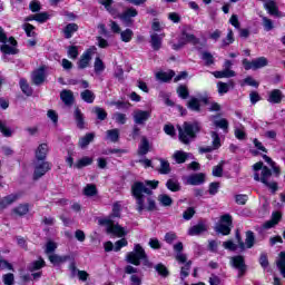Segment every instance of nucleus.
Here are the masks:
<instances>
[{"mask_svg":"<svg viewBox=\"0 0 285 285\" xmlns=\"http://www.w3.org/2000/svg\"><path fill=\"white\" fill-rule=\"evenodd\" d=\"M134 32L131 29H126L124 31H120V39L124 41V43H130L132 41Z\"/></svg>","mask_w":285,"mask_h":285,"instance_id":"obj_37","label":"nucleus"},{"mask_svg":"<svg viewBox=\"0 0 285 285\" xmlns=\"http://www.w3.org/2000/svg\"><path fill=\"white\" fill-rule=\"evenodd\" d=\"M0 132L3 137H12V129L6 126V124L0 122Z\"/></svg>","mask_w":285,"mask_h":285,"instance_id":"obj_63","label":"nucleus"},{"mask_svg":"<svg viewBox=\"0 0 285 285\" xmlns=\"http://www.w3.org/2000/svg\"><path fill=\"white\" fill-rule=\"evenodd\" d=\"M126 261L128 264H132L134 266H139L142 262L144 266L151 267L150 261H148V256L146 255V250L141 245L136 244L132 252H129L126 256Z\"/></svg>","mask_w":285,"mask_h":285,"instance_id":"obj_4","label":"nucleus"},{"mask_svg":"<svg viewBox=\"0 0 285 285\" xmlns=\"http://www.w3.org/2000/svg\"><path fill=\"white\" fill-rule=\"evenodd\" d=\"M92 161H94L92 158L85 156L76 161L75 168H78V169L86 168V166H91Z\"/></svg>","mask_w":285,"mask_h":285,"instance_id":"obj_31","label":"nucleus"},{"mask_svg":"<svg viewBox=\"0 0 285 285\" xmlns=\"http://www.w3.org/2000/svg\"><path fill=\"white\" fill-rule=\"evenodd\" d=\"M97 186L95 184H88L83 189H82V195L85 197H95L97 196Z\"/></svg>","mask_w":285,"mask_h":285,"instance_id":"obj_30","label":"nucleus"},{"mask_svg":"<svg viewBox=\"0 0 285 285\" xmlns=\"http://www.w3.org/2000/svg\"><path fill=\"white\" fill-rule=\"evenodd\" d=\"M177 95L178 97H180L181 99H188V87L186 86H179L177 88Z\"/></svg>","mask_w":285,"mask_h":285,"instance_id":"obj_58","label":"nucleus"},{"mask_svg":"<svg viewBox=\"0 0 285 285\" xmlns=\"http://www.w3.org/2000/svg\"><path fill=\"white\" fill-rule=\"evenodd\" d=\"M245 246L246 248H253L255 246V235L253 232L246 233Z\"/></svg>","mask_w":285,"mask_h":285,"instance_id":"obj_50","label":"nucleus"},{"mask_svg":"<svg viewBox=\"0 0 285 285\" xmlns=\"http://www.w3.org/2000/svg\"><path fill=\"white\" fill-rule=\"evenodd\" d=\"M94 70L97 75H101V72L106 70V65H104V60L101 58H96L94 62Z\"/></svg>","mask_w":285,"mask_h":285,"instance_id":"obj_36","label":"nucleus"},{"mask_svg":"<svg viewBox=\"0 0 285 285\" xmlns=\"http://www.w3.org/2000/svg\"><path fill=\"white\" fill-rule=\"evenodd\" d=\"M92 139H95L94 134H87L85 137L80 138L79 140L80 148H86V146H88L90 141H92Z\"/></svg>","mask_w":285,"mask_h":285,"instance_id":"obj_47","label":"nucleus"},{"mask_svg":"<svg viewBox=\"0 0 285 285\" xmlns=\"http://www.w3.org/2000/svg\"><path fill=\"white\" fill-rule=\"evenodd\" d=\"M284 99V94H282V90L279 89H273L269 92L267 101L269 104H282V100Z\"/></svg>","mask_w":285,"mask_h":285,"instance_id":"obj_19","label":"nucleus"},{"mask_svg":"<svg viewBox=\"0 0 285 285\" xmlns=\"http://www.w3.org/2000/svg\"><path fill=\"white\" fill-rule=\"evenodd\" d=\"M121 217V203L116 202L112 205L111 214L99 220V224L101 226H106V230L109 235H115L116 237H126L128 235V232L124 227H121L119 224H115V218Z\"/></svg>","mask_w":285,"mask_h":285,"instance_id":"obj_2","label":"nucleus"},{"mask_svg":"<svg viewBox=\"0 0 285 285\" xmlns=\"http://www.w3.org/2000/svg\"><path fill=\"white\" fill-rule=\"evenodd\" d=\"M202 59H203V61H205L206 66H213V63H215V59L208 51H204L202 53Z\"/></svg>","mask_w":285,"mask_h":285,"instance_id":"obj_53","label":"nucleus"},{"mask_svg":"<svg viewBox=\"0 0 285 285\" xmlns=\"http://www.w3.org/2000/svg\"><path fill=\"white\" fill-rule=\"evenodd\" d=\"M254 168V179L255 181H262L272 193H277V183L275 181H268L271 179L273 173H271V169L268 167L264 166V163L258 161L253 165Z\"/></svg>","mask_w":285,"mask_h":285,"instance_id":"obj_3","label":"nucleus"},{"mask_svg":"<svg viewBox=\"0 0 285 285\" xmlns=\"http://www.w3.org/2000/svg\"><path fill=\"white\" fill-rule=\"evenodd\" d=\"M46 66H41L32 72L31 79L36 86H41L46 81Z\"/></svg>","mask_w":285,"mask_h":285,"instance_id":"obj_15","label":"nucleus"},{"mask_svg":"<svg viewBox=\"0 0 285 285\" xmlns=\"http://www.w3.org/2000/svg\"><path fill=\"white\" fill-rule=\"evenodd\" d=\"M218 95H226L230 90V85L219 81L217 83Z\"/></svg>","mask_w":285,"mask_h":285,"instance_id":"obj_54","label":"nucleus"},{"mask_svg":"<svg viewBox=\"0 0 285 285\" xmlns=\"http://www.w3.org/2000/svg\"><path fill=\"white\" fill-rule=\"evenodd\" d=\"M150 150V142L148 141V138L142 137L140 145L138 147V155H148Z\"/></svg>","mask_w":285,"mask_h":285,"instance_id":"obj_26","label":"nucleus"},{"mask_svg":"<svg viewBox=\"0 0 285 285\" xmlns=\"http://www.w3.org/2000/svg\"><path fill=\"white\" fill-rule=\"evenodd\" d=\"M175 77V71H159L156 73V79H158V81H170V79H173Z\"/></svg>","mask_w":285,"mask_h":285,"instance_id":"obj_32","label":"nucleus"},{"mask_svg":"<svg viewBox=\"0 0 285 285\" xmlns=\"http://www.w3.org/2000/svg\"><path fill=\"white\" fill-rule=\"evenodd\" d=\"M80 97L82 101H86V104H94L95 102V92L86 89L80 94Z\"/></svg>","mask_w":285,"mask_h":285,"instance_id":"obj_33","label":"nucleus"},{"mask_svg":"<svg viewBox=\"0 0 285 285\" xmlns=\"http://www.w3.org/2000/svg\"><path fill=\"white\" fill-rule=\"evenodd\" d=\"M166 187L171 193H179V190H181V185H179V180L175 178L168 179L166 183Z\"/></svg>","mask_w":285,"mask_h":285,"instance_id":"obj_28","label":"nucleus"},{"mask_svg":"<svg viewBox=\"0 0 285 285\" xmlns=\"http://www.w3.org/2000/svg\"><path fill=\"white\" fill-rule=\"evenodd\" d=\"M235 42V37L233 33V29H228V33L225 39L222 41V48H226V46H230V43Z\"/></svg>","mask_w":285,"mask_h":285,"instance_id":"obj_42","label":"nucleus"},{"mask_svg":"<svg viewBox=\"0 0 285 285\" xmlns=\"http://www.w3.org/2000/svg\"><path fill=\"white\" fill-rule=\"evenodd\" d=\"M243 66L245 70H259V68H266V66H268V59L266 57H259L252 61L244 59Z\"/></svg>","mask_w":285,"mask_h":285,"instance_id":"obj_8","label":"nucleus"},{"mask_svg":"<svg viewBox=\"0 0 285 285\" xmlns=\"http://www.w3.org/2000/svg\"><path fill=\"white\" fill-rule=\"evenodd\" d=\"M48 153H50V147L48 146V144H40L36 149V159L38 161H43L46 157H48Z\"/></svg>","mask_w":285,"mask_h":285,"instance_id":"obj_16","label":"nucleus"},{"mask_svg":"<svg viewBox=\"0 0 285 285\" xmlns=\"http://www.w3.org/2000/svg\"><path fill=\"white\" fill-rule=\"evenodd\" d=\"M282 219V214L276 212L272 215V219L267 220L264 225L263 228L268 229L273 228L274 226H277L279 224V220Z\"/></svg>","mask_w":285,"mask_h":285,"instance_id":"obj_24","label":"nucleus"},{"mask_svg":"<svg viewBox=\"0 0 285 285\" xmlns=\"http://www.w3.org/2000/svg\"><path fill=\"white\" fill-rule=\"evenodd\" d=\"M262 21H263L264 30H266V32H271V30L275 28V24H273V21L268 17H263Z\"/></svg>","mask_w":285,"mask_h":285,"instance_id":"obj_52","label":"nucleus"},{"mask_svg":"<svg viewBox=\"0 0 285 285\" xmlns=\"http://www.w3.org/2000/svg\"><path fill=\"white\" fill-rule=\"evenodd\" d=\"M17 199H19V195L17 194H11L0 198V210H6V208H8V206H12Z\"/></svg>","mask_w":285,"mask_h":285,"instance_id":"obj_17","label":"nucleus"},{"mask_svg":"<svg viewBox=\"0 0 285 285\" xmlns=\"http://www.w3.org/2000/svg\"><path fill=\"white\" fill-rule=\"evenodd\" d=\"M107 139L114 144H117V141H119V129L107 130Z\"/></svg>","mask_w":285,"mask_h":285,"instance_id":"obj_40","label":"nucleus"},{"mask_svg":"<svg viewBox=\"0 0 285 285\" xmlns=\"http://www.w3.org/2000/svg\"><path fill=\"white\" fill-rule=\"evenodd\" d=\"M109 28L114 35H120L121 32V27L115 20L109 21Z\"/></svg>","mask_w":285,"mask_h":285,"instance_id":"obj_59","label":"nucleus"},{"mask_svg":"<svg viewBox=\"0 0 285 285\" xmlns=\"http://www.w3.org/2000/svg\"><path fill=\"white\" fill-rule=\"evenodd\" d=\"M23 30L27 35V37H35V26L30 23L23 24Z\"/></svg>","mask_w":285,"mask_h":285,"instance_id":"obj_64","label":"nucleus"},{"mask_svg":"<svg viewBox=\"0 0 285 285\" xmlns=\"http://www.w3.org/2000/svg\"><path fill=\"white\" fill-rule=\"evenodd\" d=\"M224 174V161H220L218 165L214 166L213 175L214 177H222Z\"/></svg>","mask_w":285,"mask_h":285,"instance_id":"obj_56","label":"nucleus"},{"mask_svg":"<svg viewBox=\"0 0 285 285\" xmlns=\"http://www.w3.org/2000/svg\"><path fill=\"white\" fill-rule=\"evenodd\" d=\"M188 157H190V154L181 150H177L173 155V159H175L176 164H185Z\"/></svg>","mask_w":285,"mask_h":285,"instance_id":"obj_25","label":"nucleus"},{"mask_svg":"<svg viewBox=\"0 0 285 285\" xmlns=\"http://www.w3.org/2000/svg\"><path fill=\"white\" fill-rule=\"evenodd\" d=\"M198 42L197 38L193 33L183 32L178 39V43L173 45L174 50H181L183 47L186 46V43H194L196 45Z\"/></svg>","mask_w":285,"mask_h":285,"instance_id":"obj_11","label":"nucleus"},{"mask_svg":"<svg viewBox=\"0 0 285 285\" xmlns=\"http://www.w3.org/2000/svg\"><path fill=\"white\" fill-rule=\"evenodd\" d=\"M94 112L97 115L98 119H100V121H104V119H106L108 117V114L106 112V110H104L100 107H96L94 109Z\"/></svg>","mask_w":285,"mask_h":285,"instance_id":"obj_61","label":"nucleus"},{"mask_svg":"<svg viewBox=\"0 0 285 285\" xmlns=\"http://www.w3.org/2000/svg\"><path fill=\"white\" fill-rule=\"evenodd\" d=\"M30 210V208L28 207V204H23V205H19L18 207L12 209V213H14V215H19L20 217L23 215H28V212Z\"/></svg>","mask_w":285,"mask_h":285,"instance_id":"obj_41","label":"nucleus"},{"mask_svg":"<svg viewBox=\"0 0 285 285\" xmlns=\"http://www.w3.org/2000/svg\"><path fill=\"white\" fill-rule=\"evenodd\" d=\"M206 230H208V225H206V223L204 222H200L197 225L189 228L188 235H202V233H206Z\"/></svg>","mask_w":285,"mask_h":285,"instance_id":"obj_20","label":"nucleus"},{"mask_svg":"<svg viewBox=\"0 0 285 285\" xmlns=\"http://www.w3.org/2000/svg\"><path fill=\"white\" fill-rule=\"evenodd\" d=\"M213 75L216 79H230V77H235L236 73L233 70L223 69L222 71H214Z\"/></svg>","mask_w":285,"mask_h":285,"instance_id":"obj_27","label":"nucleus"},{"mask_svg":"<svg viewBox=\"0 0 285 285\" xmlns=\"http://www.w3.org/2000/svg\"><path fill=\"white\" fill-rule=\"evenodd\" d=\"M137 9L128 8L121 13V21L124 23H130V19H132V17H137Z\"/></svg>","mask_w":285,"mask_h":285,"instance_id":"obj_23","label":"nucleus"},{"mask_svg":"<svg viewBox=\"0 0 285 285\" xmlns=\"http://www.w3.org/2000/svg\"><path fill=\"white\" fill-rule=\"evenodd\" d=\"M206 181V175L204 174H194L187 177V184L189 186H202Z\"/></svg>","mask_w":285,"mask_h":285,"instance_id":"obj_18","label":"nucleus"},{"mask_svg":"<svg viewBox=\"0 0 285 285\" xmlns=\"http://www.w3.org/2000/svg\"><path fill=\"white\" fill-rule=\"evenodd\" d=\"M97 52V47H90L87 49L80 57L78 61V68L83 70L90 66V61H92V55Z\"/></svg>","mask_w":285,"mask_h":285,"instance_id":"obj_10","label":"nucleus"},{"mask_svg":"<svg viewBox=\"0 0 285 285\" xmlns=\"http://www.w3.org/2000/svg\"><path fill=\"white\" fill-rule=\"evenodd\" d=\"M43 266H46V262L40 258L29 265V271H39L40 268H43Z\"/></svg>","mask_w":285,"mask_h":285,"instance_id":"obj_51","label":"nucleus"},{"mask_svg":"<svg viewBox=\"0 0 285 285\" xmlns=\"http://www.w3.org/2000/svg\"><path fill=\"white\" fill-rule=\"evenodd\" d=\"M230 266L238 271V277H242L246 273V263L244 262L243 256H233L230 257Z\"/></svg>","mask_w":285,"mask_h":285,"instance_id":"obj_13","label":"nucleus"},{"mask_svg":"<svg viewBox=\"0 0 285 285\" xmlns=\"http://www.w3.org/2000/svg\"><path fill=\"white\" fill-rule=\"evenodd\" d=\"M112 119H114V121H116V124H120V126H124V124H126V121H128L126 114H121V112L114 114Z\"/></svg>","mask_w":285,"mask_h":285,"instance_id":"obj_49","label":"nucleus"},{"mask_svg":"<svg viewBox=\"0 0 285 285\" xmlns=\"http://www.w3.org/2000/svg\"><path fill=\"white\" fill-rule=\"evenodd\" d=\"M132 117L135 124H137L138 126H144V124H146V121L150 119V111L137 109L134 111Z\"/></svg>","mask_w":285,"mask_h":285,"instance_id":"obj_14","label":"nucleus"},{"mask_svg":"<svg viewBox=\"0 0 285 285\" xmlns=\"http://www.w3.org/2000/svg\"><path fill=\"white\" fill-rule=\"evenodd\" d=\"M77 30H79V26H77V23L67 24L65 28L66 39H70L72 37V35H75V32H77Z\"/></svg>","mask_w":285,"mask_h":285,"instance_id":"obj_35","label":"nucleus"},{"mask_svg":"<svg viewBox=\"0 0 285 285\" xmlns=\"http://www.w3.org/2000/svg\"><path fill=\"white\" fill-rule=\"evenodd\" d=\"M159 186V180H145V181H135L131 185V195L136 199V210L138 213H144V210H155L157 205L155 204V199L148 197V205L144 204V198L146 195H153V190H155Z\"/></svg>","mask_w":285,"mask_h":285,"instance_id":"obj_1","label":"nucleus"},{"mask_svg":"<svg viewBox=\"0 0 285 285\" xmlns=\"http://www.w3.org/2000/svg\"><path fill=\"white\" fill-rule=\"evenodd\" d=\"M60 98L63 101L65 106H72L75 101V95L72 94L71 90H67V89L60 92Z\"/></svg>","mask_w":285,"mask_h":285,"instance_id":"obj_22","label":"nucleus"},{"mask_svg":"<svg viewBox=\"0 0 285 285\" xmlns=\"http://www.w3.org/2000/svg\"><path fill=\"white\" fill-rule=\"evenodd\" d=\"M202 101L206 106H209L208 110H210L212 112H219V110H222V106H219V104L217 102H210V98L208 97L202 98Z\"/></svg>","mask_w":285,"mask_h":285,"instance_id":"obj_29","label":"nucleus"},{"mask_svg":"<svg viewBox=\"0 0 285 285\" xmlns=\"http://www.w3.org/2000/svg\"><path fill=\"white\" fill-rule=\"evenodd\" d=\"M263 6L265 10L271 14V17H284V13L279 11V7L277 6V1L275 0H263Z\"/></svg>","mask_w":285,"mask_h":285,"instance_id":"obj_12","label":"nucleus"},{"mask_svg":"<svg viewBox=\"0 0 285 285\" xmlns=\"http://www.w3.org/2000/svg\"><path fill=\"white\" fill-rule=\"evenodd\" d=\"M278 271H281V275L285 277V252H281L279 259L277 261Z\"/></svg>","mask_w":285,"mask_h":285,"instance_id":"obj_43","label":"nucleus"},{"mask_svg":"<svg viewBox=\"0 0 285 285\" xmlns=\"http://www.w3.org/2000/svg\"><path fill=\"white\" fill-rule=\"evenodd\" d=\"M236 204L244 206L248 202V195L238 194L235 196Z\"/></svg>","mask_w":285,"mask_h":285,"instance_id":"obj_62","label":"nucleus"},{"mask_svg":"<svg viewBox=\"0 0 285 285\" xmlns=\"http://www.w3.org/2000/svg\"><path fill=\"white\" fill-rule=\"evenodd\" d=\"M75 119L78 128H83V114H81V110L79 109L75 110Z\"/></svg>","mask_w":285,"mask_h":285,"instance_id":"obj_55","label":"nucleus"},{"mask_svg":"<svg viewBox=\"0 0 285 285\" xmlns=\"http://www.w3.org/2000/svg\"><path fill=\"white\" fill-rule=\"evenodd\" d=\"M49 261L51 264H53L55 266L59 265V264H63V262H66V257L63 256H59L57 254H50L49 255Z\"/></svg>","mask_w":285,"mask_h":285,"instance_id":"obj_48","label":"nucleus"},{"mask_svg":"<svg viewBox=\"0 0 285 285\" xmlns=\"http://www.w3.org/2000/svg\"><path fill=\"white\" fill-rule=\"evenodd\" d=\"M159 161H160V167L158 169V173H160V175H169L170 163H168V160H165V159H159Z\"/></svg>","mask_w":285,"mask_h":285,"instance_id":"obj_39","label":"nucleus"},{"mask_svg":"<svg viewBox=\"0 0 285 285\" xmlns=\"http://www.w3.org/2000/svg\"><path fill=\"white\" fill-rule=\"evenodd\" d=\"M158 202L160 206H173V198L168 196L167 194H160L158 196Z\"/></svg>","mask_w":285,"mask_h":285,"instance_id":"obj_38","label":"nucleus"},{"mask_svg":"<svg viewBox=\"0 0 285 285\" xmlns=\"http://www.w3.org/2000/svg\"><path fill=\"white\" fill-rule=\"evenodd\" d=\"M52 169V165L46 160H37L33 167V179H41L46 173Z\"/></svg>","mask_w":285,"mask_h":285,"instance_id":"obj_9","label":"nucleus"},{"mask_svg":"<svg viewBox=\"0 0 285 285\" xmlns=\"http://www.w3.org/2000/svg\"><path fill=\"white\" fill-rule=\"evenodd\" d=\"M20 88L27 97H30L32 95V88L30 85H28V81L26 79H20Z\"/></svg>","mask_w":285,"mask_h":285,"instance_id":"obj_44","label":"nucleus"},{"mask_svg":"<svg viewBox=\"0 0 285 285\" xmlns=\"http://www.w3.org/2000/svg\"><path fill=\"white\" fill-rule=\"evenodd\" d=\"M210 137L212 147L215 148L216 150H219V148H222V138L219 137V134H217V131H212Z\"/></svg>","mask_w":285,"mask_h":285,"instance_id":"obj_34","label":"nucleus"},{"mask_svg":"<svg viewBox=\"0 0 285 285\" xmlns=\"http://www.w3.org/2000/svg\"><path fill=\"white\" fill-rule=\"evenodd\" d=\"M199 125L197 122H185L183 128L179 127V139L183 144H189L190 139H195V135L199 132Z\"/></svg>","mask_w":285,"mask_h":285,"instance_id":"obj_5","label":"nucleus"},{"mask_svg":"<svg viewBox=\"0 0 285 285\" xmlns=\"http://www.w3.org/2000/svg\"><path fill=\"white\" fill-rule=\"evenodd\" d=\"M0 43H4L0 47L1 52L4 55H17V40L12 37L8 39L6 31L0 27Z\"/></svg>","mask_w":285,"mask_h":285,"instance_id":"obj_6","label":"nucleus"},{"mask_svg":"<svg viewBox=\"0 0 285 285\" xmlns=\"http://www.w3.org/2000/svg\"><path fill=\"white\" fill-rule=\"evenodd\" d=\"M234 135L236 139L244 141V139H246V129L244 128V126L236 127L234 130Z\"/></svg>","mask_w":285,"mask_h":285,"instance_id":"obj_46","label":"nucleus"},{"mask_svg":"<svg viewBox=\"0 0 285 285\" xmlns=\"http://www.w3.org/2000/svg\"><path fill=\"white\" fill-rule=\"evenodd\" d=\"M128 246V240L126 238H121L119 240H117L114 245V250L116 253H119V250H121V248Z\"/></svg>","mask_w":285,"mask_h":285,"instance_id":"obj_57","label":"nucleus"},{"mask_svg":"<svg viewBox=\"0 0 285 285\" xmlns=\"http://www.w3.org/2000/svg\"><path fill=\"white\" fill-rule=\"evenodd\" d=\"M187 106H188V109L194 110V112H199V110H200L199 99H197V98H191L187 102Z\"/></svg>","mask_w":285,"mask_h":285,"instance_id":"obj_45","label":"nucleus"},{"mask_svg":"<svg viewBox=\"0 0 285 285\" xmlns=\"http://www.w3.org/2000/svg\"><path fill=\"white\" fill-rule=\"evenodd\" d=\"M156 273L160 274L161 277H168V268L164 266V264H158L155 266Z\"/></svg>","mask_w":285,"mask_h":285,"instance_id":"obj_60","label":"nucleus"},{"mask_svg":"<svg viewBox=\"0 0 285 285\" xmlns=\"http://www.w3.org/2000/svg\"><path fill=\"white\" fill-rule=\"evenodd\" d=\"M164 37H166L165 33H151V47L154 50H159L161 48V41H164Z\"/></svg>","mask_w":285,"mask_h":285,"instance_id":"obj_21","label":"nucleus"},{"mask_svg":"<svg viewBox=\"0 0 285 285\" xmlns=\"http://www.w3.org/2000/svg\"><path fill=\"white\" fill-rule=\"evenodd\" d=\"M233 226V217L226 214L220 217L219 224L216 225V233H220V235H230V228Z\"/></svg>","mask_w":285,"mask_h":285,"instance_id":"obj_7","label":"nucleus"}]
</instances>
